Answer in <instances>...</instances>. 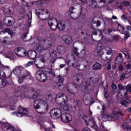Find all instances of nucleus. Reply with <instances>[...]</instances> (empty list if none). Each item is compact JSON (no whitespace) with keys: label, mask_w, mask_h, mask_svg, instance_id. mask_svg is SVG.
I'll return each instance as SVG.
<instances>
[{"label":"nucleus","mask_w":131,"mask_h":131,"mask_svg":"<svg viewBox=\"0 0 131 131\" xmlns=\"http://www.w3.org/2000/svg\"><path fill=\"white\" fill-rule=\"evenodd\" d=\"M9 68L10 67L8 66L3 67L4 71L0 72V75L1 76L5 78H9V77L12 75V73H14L15 75H16V76H20L21 75V69H20V67L18 66L15 67V68L13 69L12 72L9 69ZM6 70L8 73L7 74H6V72H5Z\"/></svg>","instance_id":"nucleus-1"},{"label":"nucleus","mask_w":131,"mask_h":131,"mask_svg":"<svg viewBox=\"0 0 131 131\" xmlns=\"http://www.w3.org/2000/svg\"><path fill=\"white\" fill-rule=\"evenodd\" d=\"M55 101L58 104H65L63 106V110L65 111H69L71 107L70 104L67 103V102H68V97L66 94L59 93L56 96Z\"/></svg>","instance_id":"nucleus-2"},{"label":"nucleus","mask_w":131,"mask_h":131,"mask_svg":"<svg viewBox=\"0 0 131 131\" xmlns=\"http://www.w3.org/2000/svg\"><path fill=\"white\" fill-rule=\"evenodd\" d=\"M99 26H101V21L99 20L96 21V25H92V28L94 30L93 31L92 38L94 41H100L102 39V36L101 31H98L96 28V27H99Z\"/></svg>","instance_id":"nucleus-3"},{"label":"nucleus","mask_w":131,"mask_h":131,"mask_svg":"<svg viewBox=\"0 0 131 131\" xmlns=\"http://www.w3.org/2000/svg\"><path fill=\"white\" fill-rule=\"evenodd\" d=\"M35 14L38 18H39L42 21H46L50 17V13L49 10L46 9H38L35 11Z\"/></svg>","instance_id":"nucleus-4"},{"label":"nucleus","mask_w":131,"mask_h":131,"mask_svg":"<svg viewBox=\"0 0 131 131\" xmlns=\"http://www.w3.org/2000/svg\"><path fill=\"white\" fill-rule=\"evenodd\" d=\"M18 112H12L13 115H15L17 117H22V116L28 115V109L27 108H25L19 106L18 107Z\"/></svg>","instance_id":"nucleus-5"},{"label":"nucleus","mask_w":131,"mask_h":131,"mask_svg":"<svg viewBox=\"0 0 131 131\" xmlns=\"http://www.w3.org/2000/svg\"><path fill=\"white\" fill-rule=\"evenodd\" d=\"M105 50L106 52V54L101 53V55H100L101 59L103 60V61L109 60V59H111L112 57V49L110 47H106Z\"/></svg>","instance_id":"nucleus-6"},{"label":"nucleus","mask_w":131,"mask_h":131,"mask_svg":"<svg viewBox=\"0 0 131 131\" xmlns=\"http://www.w3.org/2000/svg\"><path fill=\"white\" fill-rule=\"evenodd\" d=\"M35 76L37 79L41 82H46L47 79H48V77L45 74L42 73V71L41 70L37 71L36 73Z\"/></svg>","instance_id":"nucleus-7"},{"label":"nucleus","mask_w":131,"mask_h":131,"mask_svg":"<svg viewBox=\"0 0 131 131\" xmlns=\"http://www.w3.org/2000/svg\"><path fill=\"white\" fill-rule=\"evenodd\" d=\"M49 111V104L47 102V100L44 99L43 102L42 103L38 113L39 114H46Z\"/></svg>","instance_id":"nucleus-8"},{"label":"nucleus","mask_w":131,"mask_h":131,"mask_svg":"<svg viewBox=\"0 0 131 131\" xmlns=\"http://www.w3.org/2000/svg\"><path fill=\"white\" fill-rule=\"evenodd\" d=\"M48 24L52 30L56 31L58 28V24H57V19L55 17H50L48 20Z\"/></svg>","instance_id":"nucleus-9"},{"label":"nucleus","mask_w":131,"mask_h":131,"mask_svg":"<svg viewBox=\"0 0 131 131\" xmlns=\"http://www.w3.org/2000/svg\"><path fill=\"white\" fill-rule=\"evenodd\" d=\"M61 110L60 108H54L51 111L50 116L53 119H58L61 116Z\"/></svg>","instance_id":"nucleus-10"},{"label":"nucleus","mask_w":131,"mask_h":131,"mask_svg":"<svg viewBox=\"0 0 131 131\" xmlns=\"http://www.w3.org/2000/svg\"><path fill=\"white\" fill-rule=\"evenodd\" d=\"M44 100L45 99L43 98L38 99L34 101L33 107L36 112H38V111L40 109V107L41 106V105H42Z\"/></svg>","instance_id":"nucleus-11"},{"label":"nucleus","mask_w":131,"mask_h":131,"mask_svg":"<svg viewBox=\"0 0 131 131\" xmlns=\"http://www.w3.org/2000/svg\"><path fill=\"white\" fill-rule=\"evenodd\" d=\"M14 52L18 57H25L27 55V51L21 47L16 48Z\"/></svg>","instance_id":"nucleus-12"},{"label":"nucleus","mask_w":131,"mask_h":131,"mask_svg":"<svg viewBox=\"0 0 131 131\" xmlns=\"http://www.w3.org/2000/svg\"><path fill=\"white\" fill-rule=\"evenodd\" d=\"M61 120L64 123H68L72 120V117H71V115L67 113H64L61 115H60Z\"/></svg>","instance_id":"nucleus-13"},{"label":"nucleus","mask_w":131,"mask_h":131,"mask_svg":"<svg viewBox=\"0 0 131 131\" xmlns=\"http://www.w3.org/2000/svg\"><path fill=\"white\" fill-rule=\"evenodd\" d=\"M84 121L85 122L86 125H90L91 127L97 128V123L94 119H90L89 117H87L86 119H84Z\"/></svg>","instance_id":"nucleus-14"},{"label":"nucleus","mask_w":131,"mask_h":131,"mask_svg":"<svg viewBox=\"0 0 131 131\" xmlns=\"http://www.w3.org/2000/svg\"><path fill=\"white\" fill-rule=\"evenodd\" d=\"M14 21H15L14 17L7 16L4 18L3 23L6 26H11V25H13V22H14Z\"/></svg>","instance_id":"nucleus-15"},{"label":"nucleus","mask_w":131,"mask_h":131,"mask_svg":"<svg viewBox=\"0 0 131 131\" xmlns=\"http://www.w3.org/2000/svg\"><path fill=\"white\" fill-rule=\"evenodd\" d=\"M115 118H114V117L112 116L111 114H108V113H106L105 114L103 113V116H102V120L103 121H112L116 120Z\"/></svg>","instance_id":"nucleus-16"},{"label":"nucleus","mask_w":131,"mask_h":131,"mask_svg":"<svg viewBox=\"0 0 131 131\" xmlns=\"http://www.w3.org/2000/svg\"><path fill=\"white\" fill-rule=\"evenodd\" d=\"M49 74L50 75V77H54L55 76V77H57V78H59L58 79L59 82H60V83H62L64 82V78L61 76V75H57L55 74L53 70H50V71L48 72Z\"/></svg>","instance_id":"nucleus-17"},{"label":"nucleus","mask_w":131,"mask_h":131,"mask_svg":"<svg viewBox=\"0 0 131 131\" xmlns=\"http://www.w3.org/2000/svg\"><path fill=\"white\" fill-rule=\"evenodd\" d=\"M56 24H57V28L59 31H64L66 28V25L65 21L63 20H57Z\"/></svg>","instance_id":"nucleus-18"},{"label":"nucleus","mask_w":131,"mask_h":131,"mask_svg":"<svg viewBox=\"0 0 131 131\" xmlns=\"http://www.w3.org/2000/svg\"><path fill=\"white\" fill-rule=\"evenodd\" d=\"M113 114L115 119H117L118 118L119 115H123L122 112L119 110V107H115L113 111Z\"/></svg>","instance_id":"nucleus-19"},{"label":"nucleus","mask_w":131,"mask_h":131,"mask_svg":"<svg viewBox=\"0 0 131 131\" xmlns=\"http://www.w3.org/2000/svg\"><path fill=\"white\" fill-rule=\"evenodd\" d=\"M62 40L64 41L66 45H70L71 43H72V41H73L72 37L70 35H64L62 36Z\"/></svg>","instance_id":"nucleus-20"},{"label":"nucleus","mask_w":131,"mask_h":131,"mask_svg":"<svg viewBox=\"0 0 131 131\" xmlns=\"http://www.w3.org/2000/svg\"><path fill=\"white\" fill-rule=\"evenodd\" d=\"M123 62V55L121 53L118 54V56L115 60V64H121Z\"/></svg>","instance_id":"nucleus-21"},{"label":"nucleus","mask_w":131,"mask_h":131,"mask_svg":"<svg viewBox=\"0 0 131 131\" xmlns=\"http://www.w3.org/2000/svg\"><path fill=\"white\" fill-rule=\"evenodd\" d=\"M94 80L95 78H94V77H90L82 84V88H83V89H88V86L91 84V81H94Z\"/></svg>","instance_id":"nucleus-22"},{"label":"nucleus","mask_w":131,"mask_h":131,"mask_svg":"<svg viewBox=\"0 0 131 131\" xmlns=\"http://www.w3.org/2000/svg\"><path fill=\"white\" fill-rule=\"evenodd\" d=\"M14 96L16 98H25L26 97V93L24 92V93H22L21 90H16L14 92Z\"/></svg>","instance_id":"nucleus-23"},{"label":"nucleus","mask_w":131,"mask_h":131,"mask_svg":"<svg viewBox=\"0 0 131 131\" xmlns=\"http://www.w3.org/2000/svg\"><path fill=\"white\" fill-rule=\"evenodd\" d=\"M21 77H23L26 80H30L32 78L31 73L28 72V71H25L24 74L21 75Z\"/></svg>","instance_id":"nucleus-24"},{"label":"nucleus","mask_w":131,"mask_h":131,"mask_svg":"<svg viewBox=\"0 0 131 131\" xmlns=\"http://www.w3.org/2000/svg\"><path fill=\"white\" fill-rule=\"evenodd\" d=\"M57 51L59 54H63L65 53L66 49H65V47L59 45L57 47Z\"/></svg>","instance_id":"nucleus-25"},{"label":"nucleus","mask_w":131,"mask_h":131,"mask_svg":"<svg viewBox=\"0 0 131 131\" xmlns=\"http://www.w3.org/2000/svg\"><path fill=\"white\" fill-rule=\"evenodd\" d=\"M79 33L83 35L84 34H86V29H85V25H83L81 27H79Z\"/></svg>","instance_id":"nucleus-26"},{"label":"nucleus","mask_w":131,"mask_h":131,"mask_svg":"<svg viewBox=\"0 0 131 131\" xmlns=\"http://www.w3.org/2000/svg\"><path fill=\"white\" fill-rule=\"evenodd\" d=\"M12 8L9 6H4L2 8L3 12L5 13V14H11V12H12L11 10Z\"/></svg>","instance_id":"nucleus-27"},{"label":"nucleus","mask_w":131,"mask_h":131,"mask_svg":"<svg viewBox=\"0 0 131 131\" xmlns=\"http://www.w3.org/2000/svg\"><path fill=\"white\" fill-rule=\"evenodd\" d=\"M36 52L34 51H31L29 52V58L33 60V59H35V58H36Z\"/></svg>","instance_id":"nucleus-28"},{"label":"nucleus","mask_w":131,"mask_h":131,"mask_svg":"<svg viewBox=\"0 0 131 131\" xmlns=\"http://www.w3.org/2000/svg\"><path fill=\"white\" fill-rule=\"evenodd\" d=\"M93 70H101L102 69V64L99 63H96L93 66Z\"/></svg>","instance_id":"nucleus-29"},{"label":"nucleus","mask_w":131,"mask_h":131,"mask_svg":"<svg viewBox=\"0 0 131 131\" xmlns=\"http://www.w3.org/2000/svg\"><path fill=\"white\" fill-rule=\"evenodd\" d=\"M45 42L48 48H51L52 45H53V40L51 38H48L45 40Z\"/></svg>","instance_id":"nucleus-30"},{"label":"nucleus","mask_w":131,"mask_h":131,"mask_svg":"<svg viewBox=\"0 0 131 131\" xmlns=\"http://www.w3.org/2000/svg\"><path fill=\"white\" fill-rule=\"evenodd\" d=\"M102 54H103V51L99 50V49L97 48L94 51V56H95V57H98V56H101Z\"/></svg>","instance_id":"nucleus-31"},{"label":"nucleus","mask_w":131,"mask_h":131,"mask_svg":"<svg viewBox=\"0 0 131 131\" xmlns=\"http://www.w3.org/2000/svg\"><path fill=\"white\" fill-rule=\"evenodd\" d=\"M130 77V75L128 73H123L121 76L120 79L121 80H123V79H126Z\"/></svg>","instance_id":"nucleus-32"},{"label":"nucleus","mask_w":131,"mask_h":131,"mask_svg":"<svg viewBox=\"0 0 131 131\" xmlns=\"http://www.w3.org/2000/svg\"><path fill=\"white\" fill-rule=\"evenodd\" d=\"M45 50L46 48H43V45H39L36 49V51L39 53H42Z\"/></svg>","instance_id":"nucleus-33"},{"label":"nucleus","mask_w":131,"mask_h":131,"mask_svg":"<svg viewBox=\"0 0 131 131\" xmlns=\"http://www.w3.org/2000/svg\"><path fill=\"white\" fill-rule=\"evenodd\" d=\"M3 32V33H6V32H7V33L9 34L10 35H11V37L12 36H14V33H13V32L11 30H10V29L7 28L5 29L3 32H1L0 33V34Z\"/></svg>","instance_id":"nucleus-34"},{"label":"nucleus","mask_w":131,"mask_h":131,"mask_svg":"<svg viewBox=\"0 0 131 131\" xmlns=\"http://www.w3.org/2000/svg\"><path fill=\"white\" fill-rule=\"evenodd\" d=\"M125 29V28H124V27H123L121 25L119 24L118 25V31H119V32H120V33H124Z\"/></svg>","instance_id":"nucleus-35"},{"label":"nucleus","mask_w":131,"mask_h":131,"mask_svg":"<svg viewBox=\"0 0 131 131\" xmlns=\"http://www.w3.org/2000/svg\"><path fill=\"white\" fill-rule=\"evenodd\" d=\"M104 97L106 99H108L109 98V94H108V85H106L104 89Z\"/></svg>","instance_id":"nucleus-36"},{"label":"nucleus","mask_w":131,"mask_h":131,"mask_svg":"<svg viewBox=\"0 0 131 131\" xmlns=\"http://www.w3.org/2000/svg\"><path fill=\"white\" fill-rule=\"evenodd\" d=\"M18 101L17 98H14V97H12L9 99V102H11L9 104V106H13L15 103Z\"/></svg>","instance_id":"nucleus-37"},{"label":"nucleus","mask_w":131,"mask_h":131,"mask_svg":"<svg viewBox=\"0 0 131 131\" xmlns=\"http://www.w3.org/2000/svg\"><path fill=\"white\" fill-rule=\"evenodd\" d=\"M28 27H30L31 26V19H32V16H31V14L30 13L28 14Z\"/></svg>","instance_id":"nucleus-38"},{"label":"nucleus","mask_w":131,"mask_h":131,"mask_svg":"<svg viewBox=\"0 0 131 131\" xmlns=\"http://www.w3.org/2000/svg\"><path fill=\"white\" fill-rule=\"evenodd\" d=\"M27 34H28V32L22 34L21 38L24 40V41H28V40L27 39Z\"/></svg>","instance_id":"nucleus-39"},{"label":"nucleus","mask_w":131,"mask_h":131,"mask_svg":"<svg viewBox=\"0 0 131 131\" xmlns=\"http://www.w3.org/2000/svg\"><path fill=\"white\" fill-rule=\"evenodd\" d=\"M81 78H82V75L78 74L76 75L75 80H76L78 83H79V81Z\"/></svg>","instance_id":"nucleus-40"},{"label":"nucleus","mask_w":131,"mask_h":131,"mask_svg":"<svg viewBox=\"0 0 131 131\" xmlns=\"http://www.w3.org/2000/svg\"><path fill=\"white\" fill-rule=\"evenodd\" d=\"M126 70L128 73H131V64L128 63L126 66Z\"/></svg>","instance_id":"nucleus-41"},{"label":"nucleus","mask_w":131,"mask_h":131,"mask_svg":"<svg viewBox=\"0 0 131 131\" xmlns=\"http://www.w3.org/2000/svg\"><path fill=\"white\" fill-rule=\"evenodd\" d=\"M73 50L74 54H75L76 56H77V57H79V53H78V50L77 49V48H76L75 47H73Z\"/></svg>","instance_id":"nucleus-42"},{"label":"nucleus","mask_w":131,"mask_h":131,"mask_svg":"<svg viewBox=\"0 0 131 131\" xmlns=\"http://www.w3.org/2000/svg\"><path fill=\"white\" fill-rule=\"evenodd\" d=\"M20 6V3L16 0L13 1V8H16V7H19Z\"/></svg>","instance_id":"nucleus-43"},{"label":"nucleus","mask_w":131,"mask_h":131,"mask_svg":"<svg viewBox=\"0 0 131 131\" xmlns=\"http://www.w3.org/2000/svg\"><path fill=\"white\" fill-rule=\"evenodd\" d=\"M107 70H111V61L108 60L106 64Z\"/></svg>","instance_id":"nucleus-44"},{"label":"nucleus","mask_w":131,"mask_h":131,"mask_svg":"<svg viewBox=\"0 0 131 131\" xmlns=\"http://www.w3.org/2000/svg\"><path fill=\"white\" fill-rule=\"evenodd\" d=\"M7 80L5 79H2V84H1V88H5L6 86V84H7Z\"/></svg>","instance_id":"nucleus-45"},{"label":"nucleus","mask_w":131,"mask_h":131,"mask_svg":"<svg viewBox=\"0 0 131 131\" xmlns=\"http://www.w3.org/2000/svg\"><path fill=\"white\" fill-rule=\"evenodd\" d=\"M124 35V40H126V39H127V38L130 36V33L128 32V31H126Z\"/></svg>","instance_id":"nucleus-46"},{"label":"nucleus","mask_w":131,"mask_h":131,"mask_svg":"<svg viewBox=\"0 0 131 131\" xmlns=\"http://www.w3.org/2000/svg\"><path fill=\"white\" fill-rule=\"evenodd\" d=\"M118 89L120 91H124L125 89H126V86L122 85V84H118Z\"/></svg>","instance_id":"nucleus-47"},{"label":"nucleus","mask_w":131,"mask_h":131,"mask_svg":"<svg viewBox=\"0 0 131 131\" xmlns=\"http://www.w3.org/2000/svg\"><path fill=\"white\" fill-rule=\"evenodd\" d=\"M31 91L33 93H35V94L37 95H38V94H39V93H40V89L35 90L34 89H32Z\"/></svg>","instance_id":"nucleus-48"},{"label":"nucleus","mask_w":131,"mask_h":131,"mask_svg":"<svg viewBox=\"0 0 131 131\" xmlns=\"http://www.w3.org/2000/svg\"><path fill=\"white\" fill-rule=\"evenodd\" d=\"M62 61H63V62H64L65 64H61L59 65V68L61 69V68H64V67H66V63H67V61H66V59H64V58H62Z\"/></svg>","instance_id":"nucleus-49"},{"label":"nucleus","mask_w":131,"mask_h":131,"mask_svg":"<svg viewBox=\"0 0 131 131\" xmlns=\"http://www.w3.org/2000/svg\"><path fill=\"white\" fill-rule=\"evenodd\" d=\"M50 56L51 58L53 59H57V54H56V51H54L52 52Z\"/></svg>","instance_id":"nucleus-50"},{"label":"nucleus","mask_w":131,"mask_h":131,"mask_svg":"<svg viewBox=\"0 0 131 131\" xmlns=\"http://www.w3.org/2000/svg\"><path fill=\"white\" fill-rule=\"evenodd\" d=\"M112 19H114V20H117V17H116L115 15H113L112 17V18H109L107 20H108V22H111V24L113 23V21L112 20Z\"/></svg>","instance_id":"nucleus-51"},{"label":"nucleus","mask_w":131,"mask_h":131,"mask_svg":"<svg viewBox=\"0 0 131 131\" xmlns=\"http://www.w3.org/2000/svg\"><path fill=\"white\" fill-rule=\"evenodd\" d=\"M102 47H103V43H99L97 45V47L96 48V49H97L99 51H102Z\"/></svg>","instance_id":"nucleus-52"},{"label":"nucleus","mask_w":131,"mask_h":131,"mask_svg":"<svg viewBox=\"0 0 131 131\" xmlns=\"http://www.w3.org/2000/svg\"><path fill=\"white\" fill-rule=\"evenodd\" d=\"M123 5L125 7H129V6H130V3L128 1H123Z\"/></svg>","instance_id":"nucleus-53"},{"label":"nucleus","mask_w":131,"mask_h":131,"mask_svg":"<svg viewBox=\"0 0 131 131\" xmlns=\"http://www.w3.org/2000/svg\"><path fill=\"white\" fill-rule=\"evenodd\" d=\"M100 130L101 131H108L105 128V126L103 125L102 123H101L100 125Z\"/></svg>","instance_id":"nucleus-54"},{"label":"nucleus","mask_w":131,"mask_h":131,"mask_svg":"<svg viewBox=\"0 0 131 131\" xmlns=\"http://www.w3.org/2000/svg\"><path fill=\"white\" fill-rule=\"evenodd\" d=\"M33 64V61H29L27 64L24 65L25 67L27 68L29 67V66H31Z\"/></svg>","instance_id":"nucleus-55"},{"label":"nucleus","mask_w":131,"mask_h":131,"mask_svg":"<svg viewBox=\"0 0 131 131\" xmlns=\"http://www.w3.org/2000/svg\"><path fill=\"white\" fill-rule=\"evenodd\" d=\"M24 81V78L22 77V75L18 78V83H23Z\"/></svg>","instance_id":"nucleus-56"},{"label":"nucleus","mask_w":131,"mask_h":131,"mask_svg":"<svg viewBox=\"0 0 131 131\" xmlns=\"http://www.w3.org/2000/svg\"><path fill=\"white\" fill-rule=\"evenodd\" d=\"M56 60H57V58H52L50 60V64H52L51 68L53 67V64H54L55 62H56Z\"/></svg>","instance_id":"nucleus-57"},{"label":"nucleus","mask_w":131,"mask_h":131,"mask_svg":"<svg viewBox=\"0 0 131 131\" xmlns=\"http://www.w3.org/2000/svg\"><path fill=\"white\" fill-rule=\"evenodd\" d=\"M95 1L99 4H103V5L106 4V0H95Z\"/></svg>","instance_id":"nucleus-58"},{"label":"nucleus","mask_w":131,"mask_h":131,"mask_svg":"<svg viewBox=\"0 0 131 131\" xmlns=\"http://www.w3.org/2000/svg\"><path fill=\"white\" fill-rule=\"evenodd\" d=\"M126 89L127 92H131V85L130 84H128L126 86Z\"/></svg>","instance_id":"nucleus-59"},{"label":"nucleus","mask_w":131,"mask_h":131,"mask_svg":"<svg viewBox=\"0 0 131 131\" xmlns=\"http://www.w3.org/2000/svg\"><path fill=\"white\" fill-rule=\"evenodd\" d=\"M82 6L88 4V1L86 0H79Z\"/></svg>","instance_id":"nucleus-60"},{"label":"nucleus","mask_w":131,"mask_h":131,"mask_svg":"<svg viewBox=\"0 0 131 131\" xmlns=\"http://www.w3.org/2000/svg\"><path fill=\"white\" fill-rule=\"evenodd\" d=\"M74 9V7H72L70 8L69 11V15H71L72 14H73V10Z\"/></svg>","instance_id":"nucleus-61"},{"label":"nucleus","mask_w":131,"mask_h":131,"mask_svg":"<svg viewBox=\"0 0 131 131\" xmlns=\"http://www.w3.org/2000/svg\"><path fill=\"white\" fill-rule=\"evenodd\" d=\"M116 7H117L118 8H120L121 10L122 9V5L120 3L117 2L116 4Z\"/></svg>","instance_id":"nucleus-62"},{"label":"nucleus","mask_w":131,"mask_h":131,"mask_svg":"<svg viewBox=\"0 0 131 131\" xmlns=\"http://www.w3.org/2000/svg\"><path fill=\"white\" fill-rule=\"evenodd\" d=\"M7 131H16L15 130V128L13 126H9L7 128Z\"/></svg>","instance_id":"nucleus-63"},{"label":"nucleus","mask_w":131,"mask_h":131,"mask_svg":"<svg viewBox=\"0 0 131 131\" xmlns=\"http://www.w3.org/2000/svg\"><path fill=\"white\" fill-rule=\"evenodd\" d=\"M118 69L120 71H123V70H124V68L123 67V66L120 64L118 67Z\"/></svg>","instance_id":"nucleus-64"}]
</instances>
